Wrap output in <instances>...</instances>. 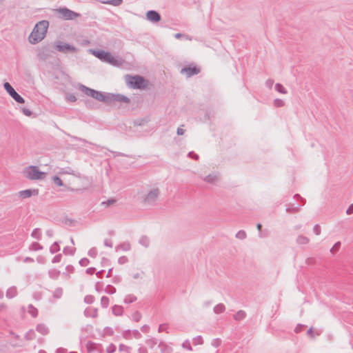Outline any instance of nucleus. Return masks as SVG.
<instances>
[{"mask_svg": "<svg viewBox=\"0 0 353 353\" xmlns=\"http://www.w3.org/2000/svg\"><path fill=\"white\" fill-rule=\"evenodd\" d=\"M49 22L46 20H42L38 22L34 27L29 36V41L32 44H37L42 41L46 37Z\"/></svg>", "mask_w": 353, "mask_h": 353, "instance_id": "f257e3e1", "label": "nucleus"}, {"mask_svg": "<svg viewBox=\"0 0 353 353\" xmlns=\"http://www.w3.org/2000/svg\"><path fill=\"white\" fill-rule=\"evenodd\" d=\"M125 79L128 86L133 89H144L147 86L145 79L139 75L126 74Z\"/></svg>", "mask_w": 353, "mask_h": 353, "instance_id": "f03ea898", "label": "nucleus"}, {"mask_svg": "<svg viewBox=\"0 0 353 353\" xmlns=\"http://www.w3.org/2000/svg\"><path fill=\"white\" fill-rule=\"evenodd\" d=\"M23 176L30 180H43L46 173L39 170L36 165H30L23 170Z\"/></svg>", "mask_w": 353, "mask_h": 353, "instance_id": "7ed1b4c3", "label": "nucleus"}, {"mask_svg": "<svg viewBox=\"0 0 353 353\" xmlns=\"http://www.w3.org/2000/svg\"><path fill=\"white\" fill-rule=\"evenodd\" d=\"M130 101L128 97L121 94L104 93L102 102L108 105H112L116 102L128 103Z\"/></svg>", "mask_w": 353, "mask_h": 353, "instance_id": "20e7f679", "label": "nucleus"}, {"mask_svg": "<svg viewBox=\"0 0 353 353\" xmlns=\"http://www.w3.org/2000/svg\"><path fill=\"white\" fill-rule=\"evenodd\" d=\"M57 17L63 20H74L81 16L78 12L68 9L66 7H61L54 10Z\"/></svg>", "mask_w": 353, "mask_h": 353, "instance_id": "39448f33", "label": "nucleus"}, {"mask_svg": "<svg viewBox=\"0 0 353 353\" xmlns=\"http://www.w3.org/2000/svg\"><path fill=\"white\" fill-rule=\"evenodd\" d=\"M79 90L83 92L85 94L92 97L94 99L102 102L103 99L104 93L101 91H97L94 89L90 88L83 84L79 85Z\"/></svg>", "mask_w": 353, "mask_h": 353, "instance_id": "423d86ee", "label": "nucleus"}, {"mask_svg": "<svg viewBox=\"0 0 353 353\" xmlns=\"http://www.w3.org/2000/svg\"><path fill=\"white\" fill-rule=\"evenodd\" d=\"M54 48L57 51L62 53H76L77 52V49L76 47L63 41L57 42Z\"/></svg>", "mask_w": 353, "mask_h": 353, "instance_id": "0eeeda50", "label": "nucleus"}, {"mask_svg": "<svg viewBox=\"0 0 353 353\" xmlns=\"http://www.w3.org/2000/svg\"><path fill=\"white\" fill-rule=\"evenodd\" d=\"M4 89L10 94V96L17 103H23L25 102L24 99L19 94L12 86L8 83L6 82L3 84Z\"/></svg>", "mask_w": 353, "mask_h": 353, "instance_id": "6e6552de", "label": "nucleus"}, {"mask_svg": "<svg viewBox=\"0 0 353 353\" xmlns=\"http://www.w3.org/2000/svg\"><path fill=\"white\" fill-rule=\"evenodd\" d=\"M159 195V190L158 188L151 190L145 196L143 201L148 205H154Z\"/></svg>", "mask_w": 353, "mask_h": 353, "instance_id": "1a4fd4ad", "label": "nucleus"}, {"mask_svg": "<svg viewBox=\"0 0 353 353\" xmlns=\"http://www.w3.org/2000/svg\"><path fill=\"white\" fill-rule=\"evenodd\" d=\"M146 19L152 23H157L161 21V17L158 12L151 10L147 12Z\"/></svg>", "mask_w": 353, "mask_h": 353, "instance_id": "9d476101", "label": "nucleus"}, {"mask_svg": "<svg viewBox=\"0 0 353 353\" xmlns=\"http://www.w3.org/2000/svg\"><path fill=\"white\" fill-rule=\"evenodd\" d=\"M181 73H185L188 77L197 74L200 72V69L196 66L184 67L181 69Z\"/></svg>", "mask_w": 353, "mask_h": 353, "instance_id": "9b49d317", "label": "nucleus"}, {"mask_svg": "<svg viewBox=\"0 0 353 353\" xmlns=\"http://www.w3.org/2000/svg\"><path fill=\"white\" fill-rule=\"evenodd\" d=\"M92 54L102 61L107 62L108 57H110V52H105L103 50H92Z\"/></svg>", "mask_w": 353, "mask_h": 353, "instance_id": "f8f14e48", "label": "nucleus"}, {"mask_svg": "<svg viewBox=\"0 0 353 353\" xmlns=\"http://www.w3.org/2000/svg\"><path fill=\"white\" fill-rule=\"evenodd\" d=\"M39 194V190L37 189H27L25 190H21L19 192V195L22 199H27L30 197L32 195H38Z\"/></svg>", "mask_w": 353, "mask_h": 353, "instance_id": "ddd939ff", "label": "nucleus"}, {"mask_svg": "<svg viewBox=\"0 0 353 353\" xmlns=\"http://www.w3.org/2000/svg\"><path fill=\"white\" fill-rule=\"evenodd\" d=\"M50 51L48 48L45 47L39 50L37 57L40 60L45 61L50 57Z\"/></svg>", "mask_w": 353, "mask_h": 353, "instance_id": "4468645a", "label": "nucleus"}, {"mask_svg": "<svg viewBox=\"0 0 353 353\" xmlns=\"http://www.w3.org/2000/svg\"><path fill=\"white\" fill-rule=\"evenodd\" d=\"M123 59L119 57H115L110 53V57H108L107 62L114 66H121L123 64Z\"/></svg>", "mask_w": 353, "mask_h": 353, "instance_id": "2eb2a0df", "label": "nucleus"}, {"mask_svg": "<svg viewBox=\"0 0 353 353\" xmlns=\"http://www.w3.org/2000/svg\"><path fill=\"white\" fill-rule=\"evenodd\" d=\"M17 294V288L14 286H12L10 288L7 290L6 292V297L8 299H12L16 296Z\"/></svg>", "mask_w": 353, "mask_h": 353, "instance_id": "dca6fc26", "label": "nucleus"}, {"mask_svg": "<svg viewBox=\"0 0 353 353\" xmlns=\"http://www.w3.org/2000/svg\"><path fill=\"white\" fill-rule=\"evenodd\" d=\"M103 4L112 5L114 6H119L122 4L123 0H105L101 1Z\"/></svg>", "mask_w": 353, "mask_h": 353, "instance_id": "f3484780", "label": "nucleus"}, {"mask_svg": "<svg viewBox=\"0 0 353 353\" xmlns=\"http://www.w3.org/2000/svg\"><path fill=\"white\" fill-rule=\"evenodd\" d=\"M139 243L145 248H148L150 245V239L146 236H142L139 239Z\"/></svg>", "mask_w": 353, "mask_h": 353, "instance_id": "a211bd4d", "label": "nucleus"}, {"mask_svg": "<svg viewBox=\"0 0 353 353\" xmlns=\"http://www.w3.org/2000/svg\"><path fill=\"white\" fill-rule=\"evenodd\" d=\"M218 179L217 176L215 174H208L203 180L209 183H214Z\"/></svg>", "mask_w": 353, "mask_h": 353, "instance_id": "6ab92c4d", "label": "nucleus"}, {"mask_svg": "<svg viewBox=\"0 0 353 353\" xmlns=\"http://www.w3.org/2000/svg\"><path fill=\"white\" fill-rule=\"evenodd\" d=\"M299 206H294L293 204H290L286 208V212L288 213H296L299 211Z\"/></svg>", "mask_w": 353, "mask_h": 353, "instance_id": "aec40b11", "label": "nucleus"}, {"mask_svg": "<svg viewBox=\"0 0 353 353\" xmlns=\"http://www.w3.org/2000/svg\"><path fill=\"white\" fill-rule=\"evenodd\" d=\"M31 236L37 239L40 240L41 238V232L39 228H35L33 230V231L31 233Z\"/></svg>", "mask_w": 353, "mask_h": 353, "instance_id": "412c9836", "label": "nucleus"}, {"mask_svg": "<svg viewBox=\"0 0 353 353\" xmlns=\"http://www.w3.org/2000/svg\"><path fill=\"white\" fill-rule=\"evenodd\" d=\"M130 248L131 246L129 242H124L117 247V250L121 249L123 251H128L130 250Z\"/></svg>", "mask_w": 353, "mask_h": 353, "instance_id": "4be33fe9", "label": "nucleus"}, {"mask_svg": "<svg viewBox=\"0 0 353 353\" xmlns=\"http://www.w3.org/2000/svg\"><path fill=\"white\" fill-rule=\"evenodd\" d=\"M60 250V247L58 242H54L50 248V252L51 254H54Z\"/></svg>", "mask_w": 353, "mask_h": 353, "instance_id": "5701e85b", "label": "nucleus"}, {"mask_svg": "<svg viewBox=\"0 0 353 353\" xmlns=\"http://www.w3.org/2000/svg\"><path fill=\"white\" fill-rule=\"evenodd\" d=\"M296 242L299 244H307L309 242V239L305 236L299 235L296 239Z\"/></svg>", "mask_w": 353, "mask_h": 353, "instance_id": "b1692460", "label": "nucleus"}, {"mask_svg": "<svg viewBox=\"0 0 353 353\" xmlns=\"http://www.w3.org/2000/svg\"><path fill=\"white\" fill-rule=\"evenodd\" d=\"M275 90L281 94H286L288 92L287 90L283 86V85L279 83L275 84Z\"/></svg>", "mask_w": 353, "mask_h": 353, "instance_id": "393cba45", "label": "nucleus"}, {"mask_svg": "<svg viewBox=\"0 0 353 353\" xmlns=\"http://www.w3.org/2000/svg\"><path fill=\"white\" fill-rule=\"evenodd\" d=\"M43 249V246L37 242H34L31 244L30 250L32 251L41 250Z\"/></svg>", "mask_w": 353, "mask_h": 353, "instance_id": "a878e982", "label": "nucleus"}, {"mask_svg": "<svg viewBox=\"0 0 353 353\" xmlns=\"http://www.w3.org/2000/svg\"><path fill=\"white\" fill-rule=\"evenodd\" d=\"M75 250H76L75 248H70V247L66 246L63 248V252L65 254L74 255Z\"/></svg>", "mask_w": 353, "mask_h": 353, "instance_id": "bb28decb", "label": "nucleus"}, {"mask_svg": "<svg viewBox=\"0 0 353 353\" xmlns=\"http://www.w3.org/2000/svg\"><path fill=\"white\" fill-rule=\"evenodd\" d=\"M245 316V314L243 310H239L235 315L234 316V318L236 321H240L243 319Z\"/></svg>", "mask_w": 353, "mask_h": 353, "instance_id": "cd10ccee", "label": "nucleus"}, {"mask_svg": "<svg viewBox=\"0 0 353 353\" xmlns=\"http://www.w3.org/2000/svg\"><path fill=\"white\" fill-rule=\"evenodd\" d=\"M109 298L105 296H103L101 297V307L105 308V307H107L109 305Z\"/></svg>", "mask_w": 353, "mask_h": 353, "instance_id": "c85d7f7f", "label": "nucleus"}, {"mask_svg": "<svg viewBox=\"0 0 353 353\" xmlns=\"http://www.w3.org/2000/svg\"><path fill=\"white\" fill-rule=\"evenodd\" d=\"M52 181L57 186L60 187V186L63 185L62 180L58 176H52Z\"/></svg>", "mask_w": 353, "mask_h": 353, "instance_id": "c756f323", "label": "nucleus"}, {"mask_svg": "<svg viewBox=\"0 0 353 353\" xmlns=\"http://www.w3.org/2000/svg\"><path fill=\"white\" fill-rule=\"evenodd\" d=\"M341 245V243L340 241H338V242L335 243V244L330 249V252L332 254L336 253L340 249Z\"/></svg>", "mask_w": 353, "mask_h": 353, "instance_id": "7c9ffc66", "label": "nucleus"}, {"mask_svg": "<svg viewBox=\"0 0 353 353\" xmlns=\"http://www.w3.org/2000/svg\"><path fill=\"white\" fill-rule=\"evenodd\" d=\"M136 300L137 297L134 296V295H128L127 296H125L124 301L126 303H131L135 301Z\"/></svg>", "mask_w": 353, "mask_h": 353, "instance_id": "2f4dec72", "label": "nucleus"}, {"mask_svg": "<svg viewBox=\"0 0 353 353\" xmlns=\"http://www.w3.org/2000/svg\"><path fill=\"white\" fill-rule=\"evenodd\" d=\"M105 292L108 294H112L115 293L116 288L111 285H108L105 289Z\"/></svg>", "mask_w": 353, "mask_h": 353, "instance_id": "473e14b6", "label": "nucleus"}, {"mask_svg": "<svg viewBox=\"0 0 353 353\" xmlns=\"http://www.w3.org/2000/svg\"><path fill=\"white\" fill-rule=\"evenodd\" d=\"M94 301V297L92 295H86L84 298V302L87 304H92Z\"/></svg>", "mask_w": 353, "mask_h": 353, "instance_id": "72a5a7b5", "label": "nucleus"}, {"mask_svg": "<svg viewBox=\"0 0 353 353\" xmlns=\"http://www.w3.org/2000/svg\"><path fill=\"white\" fill-rule=\"evenodd\" d=\"M62 294H63L62 288H57V289H55L53 295L55 298L59 299L62 296Z\"/></svg>", "mask_w": 353, "mask_h": 353, "instance_id": "f704fd0d", "label": "nucleus"}, {"mask_svg": "<svg viewBox=\"0 0 353 353\" xmlns=\"http://www.w3.org/2000/svg\"><path fill=\"white\" fill-rule=\"evenodd\" d=\"M65 98L66 100L70 102H74L77 101V97L74 96V94L71 93L66 94Z\"/></svg>", "mask_w": 353, "mask_h": 353, "instance_id": "c9c22d12", "label": "nucleus"}, {"mask_svg": "<svg viewBox=\"0 0 353 353\" xmlns=\"http://www.w3.org/2000/svg\"><path fill=\"white\" fill-rule=\"evenodd\" d=\"M274 105L276 108L283 107L284 105V101L280 99H276L274 101Z\"/></svg>", "mask_w": 353, "mask_h": 353, "instance_id": "e433bc0d", "label": "nucleus"}, {"mask_svg": "<svg viewBox=\"0 0 353 353\" xmlns=\"http://www.w3.org/2000/svg\"><path fill=\"white\" fill-rule=\"evenodd\" d=\"M236 237L239 239H244L246 237V233L244 230H239L236 233Z\"/></svg>", "mask_w": 353, "mask_h": 353, "instance_id": "4c0bfd02", "label": "nucleus"}, {"mask_svg": "<svg viewBox=\"0 0 353 353\" xmlns=\"http://www.w3.org/2000/svg\"><path fill=\"white\" fill-rule=\"evenodd\" d=\"M307 335L311 338H314L315 336H319L320 334L319 332H316L314 330H313L312 328H310L307 330Z\"/></svg>", "mask_w": 353, "mask_h": 353, "instance_id": "58836bf2", "label": "nucleus"}, {"mask_svg": "<svg viewBox=\"0 0 353 353\" xmlns=\"http://www.w3.org/2000/svg\"><path fill=\"white\" fill-rule=\"evenodd\" d=\"M88 255L90 256V257H92V258H95L97 255V250L96 248H92L89 251H88Z\"/></svg>", "mask_w": 353, "mask_h": 353, "instance_id": "ea45409f", "label": "nucleus"}, {"mask_svg": "<svg viewBox=\"0 0 353 353\" xmlns=\"http://www.w3.org/2000/svg\"><path fill=\"white\" fill-rule=\"evenodd\" d=\"M79 263L81 266L85 267L90 263V261L87 258H83L79 261Z\"/></svg>", "mask_w": 353, "mask_h": 353, "instance_id": "a19ab883", "label": "nucleus"}, {"mask_svg": "<svg viewBox=\"0 0 353 353\" xmlns=\"http://www.w3.org/2000/svg\"><path fill=\"white\" fill-rule=\"evenodd\" d=\"M49 275L51 278H57L59 274V271L55 270H51L49 271Z\"/></svg>", "mask_w": 353, "mask_h": 353, "instance_id": "79ce46f5", "label": "nucleus"}, {"mask_svg": "<svg viewBox=\"0 0 353 353\" xmlns=\"http://www.w3.org/2000/svg\"><path fill=\"white\" fill-rule=\"evenodd\" d=\"M62 259V254H57L52 260V262L53 263H59L61 261Z\"/></svg>", "mask_w": 353, "mask_h": 353, "instance_id": "37998d69", "label": "nucleus"}, {"mask_svg": "<svg viewBox=\"0 0 353 353\" xmlns=\"http://www.w3.org/2000/svg\"><path fill=\"white\" fill-rule=\"evenodd\" d=\"M115 200L114 199H108L106 201H103L101 203L102 205H105V207H108L110 206V205L113 204L115 203Z\"/></svg>", "mask_w": 353, "mask_h": 353, "instance_id": "c03bdc74", "label": "nucleus"}, {"mask_svg": "<svg viewBox=\"0 0 353 353\" xmlns=\"http://www.w3.org/2000/svg\"><path fill=\"white\" fill-rule=\"evenodd\" d=\"M313 231L316 235L321 234V227L319 224H316L313 228Z\"/></svg>", "mask_w": 353, "mask_h": 353, "instance_id": "a18cd8bd", "label": "nucleus"}, {"mask_svg": "<svg viewBox=\"0 0 353 353\" xmlns=\"http://www.w3.org/2000/svg\"><path fill=\"white\" fill-rule=\"evenodd\" d=\"M21 111L22 112L26 115V116H28V117H30L32 114V112L31 110H30L29 109H27L26 108H21Z\"/></svg>", "mask_w": 353, "mask_h": 353, "instance_id": "49530a36", "label": "nucleus"}, {"mask_svg": "<svg viewBox=\"0 0 353 353\" xmlns=\"http://www.w3.org/2000/svg\"><path fill=\"white\" fill-rule=\"evenodd\" d=\"M128 261V258L125 256H121L119 258L118 263L119 264H124V263H127Z\"/></svg>", "mask_w": 353, "mask_h": 353, "instance_id": "de8ad7c7", "label": "nucleus"}, {"mask_svg": "<svg viewBox=\"0 0 353 353\" xmlns=\"http://www.w3.org/2000/svg\"><path fill=\"white\" fill-rule=\"evenodd\" d=\"M188 156L190 158L195 159V160L199 159V155L197 154L194 153V152H190L188 153Z\"/></svg>", "mask_w": 353, "mask_h": 353, "instance_id": "09e8293b", "label": "nucleus"}, {"mask_svg": "<svg viewBox=\"0 0 353 353\" xmlns=\"http://www.w3.org/2000/svg\"><path fill=\"white\" fill-rule=\"evenodd\" d=\"M104 245L107 246V247H109V248H112V243L111 240L105 239L104 241Z\"/></svg>", "mask_w": 353, "mask_h": 353, "instance_id": "8fccbe9b", "label": "nucleus"}, {"mask_svg": "<svg viewBox=\"0 0 353 353\" xmlns=\"http://www.w3.org/2000/svg\"><path fill=\"white\" fill-rule=\"evenodd\" d=\"M96 271L95 268H89L86 270V273L88 274H93Z\"/></svg>", "mask_w": 353, "mask_h": 353, "instance_id": "3c124183", "label": "nucleus"}, {"mask_svg": "<svg viewBox=\"0 0 353 353\" xmlns=\"http://www.w3.org/2000/svg\"><path fill=\"white\" fill-rule=\"evenodd\" d=\"M294 198L300 199V200H301V201L302 202V205H305V199H303V198H302V197H301L299 194H295V195H294Z\"/></svg>", "mask_w": 353, "mask_h": 353, "instance_id": "603ef678", "label": "nucleus"}, {"mask_svg": "<svg viewBox=\"0 0 353 353\" xmlns=\"http://www.w3.org/2000/svg\"><path fill=\"white\" fill-rule=\"evenodd\" d=\"M347 214H352L353 213V204H351L346 210Z\"/></svg>", "mask_w": 353, "mask_h": 353, "instance_id": "864d4df0", "label": "nucleus"}, {"mask_svg": "<svg viewBox=\"0 0 353 353\" xmlns=\"http://www.w3.org/2000/svg\"><path fill=\"white\" fill-rule=\"evenodd\" d=\"M23 261L24 263H33L34 261L32 258L29 256L24 258Z\"/></svg>", "mask_w": 353, "mask_h": 353, "instance_id": "5fc2aeb1", "label": "nucleus"}, {"mask_svg": "<svg viewBox=\"0 0 353 353\" xmlns=\"http://www.w3.org/2000/svg\"><path fill=\"white\" fill-rule=\"evenodd\" d=\"M37 261L39 263H45V259L42 256H39L37 258Z\"/></svg>", "mask_w": 353, "mask_h": 353, "instance_id": "6e6d98bb", "label": "nucleus"}, {"mask_svg": "<svg viewBox=\"0 0 353 353\" xmlns=\"http://www.w3.org/2000/svg\"><path fill=\"white\" fill-rule=\"evenodd\" d=\"M185 132V130L181 128H178L176 133L178 135H183Z\"/></svg>", "mask_w": 353, "mask_h": 353, "instance_id": "4d7b16f0", "label": "nucleus"}, {"mask_svg": "<svg viewBox=\"0 0 353 353\" xmlns=\"http://www.w3.org/2000/svg\"><path fill=\"white\" fill-rule=\"evenodd\" d=\"M72 139H75V140H79L81 142H83V143H89L88 141H87L85 139H81V138H79V137H72ZM90 144H92L91 143H90Z\"/></svg>", "mask_w": 353, "mask_h": 353, "instance_id": "13d9d810", "label": "nucleus"}, {"mask_svg": "<svg viewBox=\"0 0 353 353\" xmlns=\"http://www.w3.org/2000/svg\"><path fill=\"white\" fill-rule=\"evenodd\" d=\"M213 309H225V306L222 303L216 305Z\"/></svg>", "mask_w": 353, "mask_h": 353, "instance_id": "bf43d9fd", "label": "nucleus"}, {"mask_svg": "<svg viewBox=\"0 0 353 353\" xmlns=\"http://www.w3.org/2000/svg\"><path fill=\"white\" fill-rule=\"evenodd\" d=\"M302 329H303V325H297L295 327L294 331H295V332L299 333V332H300L302 330Z\"/></svg>", "mask_w": 353, "mask_h": 353, "instance_id": "052dcab7", "label": "nucleus"}, {"mask_svg": "<svg viewBox=\"0 0 353 353\" xmlns=\"http://www.w3.org/2000/svg\"><path fill=\"white\" fill-rule=\"evenodd\" d=\"M95 287L97 291H100L101 288H102V283L101 282H97Z\"/></svg>", "mask_w": 353, "mask_h": 353, "instance_id": "680f3d73", "label": "nucleus"}, {"mask_svg": "<svg viewBox=\"0 0 353 353\" xmlns=\"http://www.w3.org/2000/svg\"><path fill=\"white\" fill-rule=\"evenodd\" d=\"M46 235L49 237H52L53 236V231L52 230H48L46 231Z\"/></svg>", "mask_w": 353, "mask_h": 353, "instance_id": "e2e57ef3", "label": "nucleus"}, {"mask_svg": "<svg viewBox=\"0 0 353 353\" xmlns=\"http://www.w3.org/2000/svg\"><path fill=\"white\" fill-rule=\"evenodd\" d=\"M66 270L70 272H72L74 270V268L72 265H68L66 266Z\"/></svg>", "mask_w": 353, "mask_h": 353, "instance_id": "0e129e2a", "label": "nucleus"}, {"mask_svg": "<svg viewBox=\"0 0 353 353\" xmlns=\"http://www.w3.org/2000/svg\"><path fill=\"white\" fill-rule=\"evenodd\" d=\"M114 153V157H119V156H121V157H123L125 156L123 153H121V152H112Z\"/></svg>", "mask_w": 353, "mask_h": 353, "instance_id": "69168bd1", "label": "nucleus"}, {"mask_svg": "<svg viewBox=\"0 0 353 353\" xmlns=\"http://www.w3.org/2000/svg\"><path fill=\"white\" fill-rule=\"evenodd\" d=\"M184 35L183 34H181V33H176V34H175L174 37L176 39H180V38H181Z\"/></svg>", "mask_w": 353, "mask_h": 353, "instance_id": "338daca9", "label": "nucleus"}, {"mask_svg": "<svg viewBox=\"0 0 353 353\" xmlns=\"http://www.w3.org/2000/svg\"><path fill=\"white\" fill-rule=\"evenodd\" d=\"M272 83H273V81L272 80H268L266 81L267 85L270 88H271Z\"/></svg>", "mask_w": 353, "mask_h": 353, "instance_id": "774afa93", "label": "nucleus"}]
</instances>
